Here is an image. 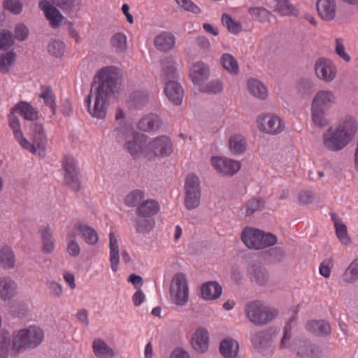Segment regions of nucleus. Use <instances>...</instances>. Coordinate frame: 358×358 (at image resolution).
Returning <instances> with one entry per match:
<instances>
[{
	"mask_svg": "<svg viewBox=\"0 0 358 358\" xmlns=\"http://www.w3.org/2000/svg\"><path fill=\"white\" fill-rule=\"evenodd\" d=\"M121 85L122 80L117 68L106 66L101 69L96 76L86 99L89 113L96 118H104L109 96L118 92Z\"/></svg>",
	"mask_w": 358,
	"mask_h": 358,
	"instance_id": "obj_1",
	"label": "nucleus"
},
{
	"mask_svg": "<svg viewBox=\"0 0 358 358\" xmlns=\"http://www.w3.org/2000/svg\"><path fill=\"white\" fill-rule=\"evenodd\" d=\"M8 118L14 138L20 145L33 154L44 157L45 155L47 136L43 125L38 122L33 123L31 125L29 135L32 142H29L24 137L21 130L18 117L13 115H8Z\"/></svg>",
	"mask_w": 358,
	"mask_h": 358,
	"instance_id": "obj_2",
	"label": "nucleus"
},
{
	"mask_svg": "<svg viewBox=\"0 0 358 358\" xmlns=\"http://www.w3.org/2000/svg\"><path fill=\"white\" fill-rule=\"evenodd\" d=\"M296 317L292 316L283 329V336L279 344L280 350H289L301 358L317 357L322 354L321 348L310 340L298 338L292 341V323L296 322Z\"/></svg>",
	"mask_w": 358,
	"mask_h": 358,
	"instance_id": "obj_3",
	"label": "nucleus"
},
{
	"mask_svg": "<svg viewBox=\"0 0 358 358\" xmlns=\"http://www.w3.org/2000/svg\"><path fill=\"white\" fill-rule=\"evenodd\" d=\"M44 339L43 330L31 325L18 330L12 340L11 351L15 355L38 347Z\"/></svg>",
	"mask_w": 358,
	"mask_h": 358,
	"instance_id": "obj_4",
	"label": "nucleus"
},
{
	"mask_svg": "<svg viewBox=\"0 0 358 358\" xmlns=\"http://www.w3.org/2000/svg\"><path fill=\"white\" fill-rule=\"evenodd\" d=\"M336 101V98L331 91L320 90L316 93L311 106V117L315 126L324 128L329 124L326 115Z\"/></svg>",
	"mask_w": 358,
	"mask_h": 358,
	"instance_id": "obj_5",
	"label": "nucleus"
},
{
	"mask_svg": "<svg viewBox=\"0 0 358 358\" xmlns=\"http://www.w3.org/2000/svg\"><path fill=\"white\" fill-rule=\"evenodd\" d=\"M114 135L119 141H124V150L134 159H139L143 156V147L145 136L135 131L129 124H123L113 130Z\"/></svg>",
	"mask_w": 358,
	"mask_h": 358,
	"instance_id": "obj_6",
	"label": "nucleus"
},
{
	"mask_svg": "<svg viewBox=\"0 0 358 358\" xmlns=\"http://www.w3.org/2000/svg\"><path fill=\"white\" fill-rule=\"evenodd\" d=\"M245 313L248 320L255 325H265L278 315V310L264 305L259 300L248 302L245 306Z\"/></svg>",
	"mask_w": 358,
	"mask_h": 358,
	"instance_id": "obj_7",
	"label": "nucleus"
},
{
	"mask_svg": "<svg viewBox=\"0 0 358 358\" xmlns=\"http://www.w3.org/2000/svg\"><path fill=\"white\" fill-rule=\"evenodd\" d=\"M157 213V201L147 199L141 203L136 210V214L140 217L135 220V229L138 233L150 231L155 225L152 217Z\"/></svg>",
	"mask_w": 358,
	"mask_h": 358,
	"instance_id": "obj_8",
	"label": "nucleus"
},
{
	"mask_svg": "<svg viewBox=\"0 0 358 358\" xmlns=\"http://www.w3.org/2000/svg\"><path fill=\"white\" fill-rule=\"evenodd\" d=\"M278 332L276 328L270 327L252 334L250 336V341L255 351L263 356L272 355L275 350L273 339Z\"/></svg>",
	"mask_w": 358,
	"mask_h": 358,
	"instance_id": "obj_9",
	"label": "nucleus"
},
{
	"mask_svg": "<svg viewBox=\"0 0 358 358\" xmlns=\"http://www.w3.org/2000/svg\"><path fill=\"white\" fill-rule=\"evenodd\" d=\"M184 205L188 210L197 208L201 203V187L200 180L194 173L186 176L185 185Z\"/></svg>",
	"mask_w": 358,
	"mask_h": 358,
	"instance_id": "obj_10",
	"label": "nucleus"
},
{
	"mask_svg": "<svg viewBox=\"0 0 358 358\" xmlns=\"http://www.w3.org/2000/svg\"><path fill=\"white\" fill-rule=\"evenodd\" d=\"M170 297L172 302L178 306H184L188 301V283L183 273L174 275L170 287Z\"/></svg>",
	"mask_w": 358,
	"mask_h": 358,
	"instance_id": "obj_11",
	"label": "nucleus"
},
{
	"mask_svg": "<svg viewBox=\"0 0 358 358\" xmlns=\"http://www.w3.org/2000/svg\"><path fill=\"white\" fill-rule=\"evenodd\" d=\"M350 141V140L338 128L335 130L329 128L323 134L324 145L331 151H338L343 149Z\"/></svg>",
	"mask_w": 358,
	"mask_h": 358,
	"instance_id": "obj_12",
	"label": "nucleus"
},
{
	"mask_svg": "<svg viewBox=\"0 0 358 358\" xmlns=\"http://www.w3.org/2000/svg\"><path fill=\"white\" fill-rule=\"evenodd\" d=\"M257 123L260 130L270 134H279L285 128L282 120L278 116L271 114L259 116L257 119Z\"/></svg>",
	"mask_w": 358,
	"mask_h": 358,
	"instance_id": "obj_13",
	"label": "nucleus"
},
{
	"mask_svg": "<svg viewBox=\"0 0 358 358\" xmlns=\"http://www.w3.org/2000/svg\"><path fill=\"white\" fill-rule=\"evenodd\" d=\"M246 273L250 281L259 286L266 285L270 278L267 268L255 262H251L247 265Z\"/></svg>",
	"mask_w": 358,
	"mask_h": 358,
	"instance_id": "obj_14",
	"label": "nucleus"
},
{
	"mask_svg": "<svg viewBox=\"0 0 358 358\" xmlns=\"http://www.w3.org/2000/svg\"><path fill=\"white\" fill-rule=\"evenodd\" d=\"M63 167L65 170L66 183L74 191H78L80 189V180L75 159L71 156H66L63 162Z\"/></svg>",
	"mask_w": 358,
	"mask_h": 358,
	"instance_id": "obj_15",
	"label": "nucleus"
},
{
	"mask_svg": "<svg viewBox=\"0 0 358 358\" xmlns=\"http://www.w3.org/2000/svg\"><path fill=\"white\" fill-rule=\"evenodd\" d=\"M314 67L317 77L325 82H331L336 76V67L329 59H318Z\"/></svg>",
	"mask_w": 358,
	"mask_h": 358,
	"instance_id": "obj_16",
	"label": "nucleus"
},
{
	"mask_svg": "<svg viewBox=\"0 0 358 358\" xmlns=\"http://www.w3.org/2000/svg\"><path fill=\"white\" fill-rule=\"evenodd\" d=\"M164 92L170 102L180 106L184 97V90L181 85L173 80L165 81Z\"/></svg>",
	"mask_w": 358,
	"mask_h": 358,
	"instance_id": "obj_17",
	"label": "nucleus"
},
{
	"mask_svg": "<svg viewBox=\"0 0 358 358\" xmlns=\"http://www.w3.org/2000/svg\"><path fill=\"white\" fill-rule=\"evenodd\" d=\"M211 163L215 169L228 176L234 175L241 168L240 162L227 158L213 157Z\"/></svg>",
	"mask_w": 358,
	"mask_h": 358,
	"instance_id": "obj_18",
	"label": "nucleus"
},
{
	"mask_svg": "<svg viewBox=\"0 0 358 358\" xmlns=\"http://www.w3.org/2000/svg\"><path fill=\"white\" fill-rule=\"evenodd\" d=\"M38 6L43 11L52 27L57 28L61 24L64 17L55 6L47 0H41Z\"/></svg>",
	"mask_w": 358,
	"mask_h": 358,
	"instance_id": "obj_19",
	"label": "nucleus"
},
{
	"mask_svg": "<svg viewBox=\"0 0 358 358\" xmlns=\"http://www.w3.org/2000/svg\"><path fill=\"white\" fill-rule=\"evenodd\" d=\"M294 88L297 97L301 99H308L315 92V85L312 79L302 77L296 79Z\"/></svg>",
	"mask_w": 358,
	"mask_h": 358,
	"instance_id": "obj_20",
	"label": "nucleus"
},
{
	"mask_svg": "<svg viewBox=\"0 0 358 358\" xmlns=\"http://www.w3.org/2000/svg\"><path fill=\"white\" fill-rule=\"evenodd\" d=\"M316 8L319 16L326 22L331 21L336 15V0H317Z\"/></svg>",
	"mask_w": 358,
	"mask_h": 358,
	"instance_id": "obj_21",
	"label": "nucleus"
},
{
	"mask_svg": "<svg viewBox=\"0 0 358 358\" xmlns=\"http://www.w3.org/2000/svg\"><path fill=\"white\" fill-rule=\"evenodd\" d=\"M17 292V285L13 279L8 276L0 278V299L2 301H10Z\"/></svg>",
	"mask_w": 358,
	"mask_h": 358,
	"instance_id": "obj_22",
	"label": "nucleus"
},
{
	"mask_svg": "<svg viewBox=\"0 0 358 358\" xmlns=\"http://www.w3.org/2000/svg\"><path fill=\"white\" fill-rule=\"evenodd\" d=\"M209 67L203 62H197L192 66L189 77L194 85L201 86L203 82L209 78Z\"/></svg>",
	"mask_w": 358,
	"mask_h": 358,
	"instance_id": "obj_23",
	"label": "nucleus"
},
{
	"mask_svg": "<svg viewBox=\"0 0 358 358\" xmlns=\"http://www.w3.org/2000/svg\"><path fill=\"white\" fill-rule=\"evenodd\" d=\"M192 348L199 353H204L208 349L209 336L208 331L203 328H199L192 336L191 340Z\"/></svg>",
	"mask_w": 358,
	"mask_h": 358,
	"instance_id": "obj_24",
	"label": "nucleus"
},
{
	"mask_svg": "<svg viewBox=\"0 0 358 358\" xmlns=\"http://www.w3.org/2000/svg\"><path fill=\"white\" fill-rule=\"evenodd\" d=\"M38 233L42 242V252L45 254L53 252L56 247V240L51 229L48 226H41L39 228Z\"/></svg>",
	"mask_w": 358,
	"mask_h": 358,
	"instance_id": "obj_25",
	"label": "nucleus"
},
{
	"mask_svg": "<svg viewBox=\"0 0 358 358\" xmlns=\"http://www.w3.org/2000/svg\"><path fill=\"white\" fill-rule=\"evenodd\" d=\"M306 329L317 336H327L331 334V329L328 321L325 320H312L306 322Z\"/></svg>",
	"mask_w": 358,
	"mask_h": 358,
	"instance_id": "obj_26",
	"label": "nucleus"
},
{
	"mask_svg": "<svg viewBox=\"0 0 358 358\" xmlns=\"http://www.w3.org/2000/svg\"><path fill=\"white\" fill-rule=\"evenodd\" d=\"M241 240L248 248L259 250V229L245 228L241 233Z\"/></svg>",
	"mask_w": 358,
	"mask_h": 358,
	"instance_id": "obj_27",
	"label": "nucleus"
},
{
	"mask_svg": "<svg viewBox=\"0 0 358 358\" xmlns=\"http://www.w3.org/2000/svg\"><path fill=\"white\" fill-rule=\"evenodd\" d=\"M162 74L161 78L167 81L177 78L178 73L176 67V62L172 56H166L161 60Z\"/></svg>",
	"mask_w": 358,
	"mask_h": 358,
	"instance_id": "obj_28",
	"label": "nucleus"
},
{
	"mask_svg": "<svg viewBox=\"0 0 358 358\" xmlns=\"http://www.w3.org/2000/svg\"><path fill=\"white\" fill-rule=\"evenodd\" d=\"M17 113L27 120H35L38 119V111L28 102L20 101L11 109L10 115Z\"/></svg>",
	"mask_w": 358,
	"mask_h": 358,
	"instance_id": "obj_29",
	"label": "nucleus"
},
{
	"mask_svg": "<svg viewBox=\"0 0 358 358\" xmlns=\"http://www.w3.org/2000/svg\"><path fill=\"white\" fill-rule=\"evenodd\" d=\"M201 291L205 300H215L221 296L222 288L217 281H208L202 285Z\"/></svg>",
	"mask_w": 358,
	"mask_h": 358,
	"instance_id": "obj_30",
	"label": "nucleus"
},
{
	"mask_svg": "<svg viewBox=\"0 0 358 358\" xmlns=\"http://www.w3.org/2000/svg\"><path fill=\"white\" fill-rule=\"evenodd\" d=\"M238 343L231 338H227L220 342L219 351L224 358H236L238 353Z\"/></svg>",
	"mask_w": 358,
	"mask_h": 358,
	"instance_id": "obj_31",
	"label": "nucleus"
},
{
	"mask_svg": "<svg viewBox=\"0 0 358 358\" xmlns=\"http://www.w3.org/2000/svg\"><path fill=\"white\" fill-rule=\"evenodd\" d=\"M15 256L12 248L3 245L0 252V266L4 269H11L15 266Z\"/></svg>",
	"mask_w": 358,
	"mask_h": 358,
	"instance_id": "obj_32",
	"label": "nucleus"
},
{
	"mask_svg": "<svg viewBox=\"0 0 358 358\" xmlns=\"http://www.w3.org/2000/svg\"><path fill=\"white\" fill-rule=\"evenodd\" d=\"M92 348L94 355L99 358H113L115 356L113 350L101 338L94 341Z\"/></svg>",
	"mask_w": 358,
	"mask_h": 358,
	"instance_id": "obj_33",
	"label": "nucleus"
},
{
	"mask_svg": "<svg viewBox=\"0 0 358 358\" xmlns=\"http://www.w3.org/2000/svg\"><path fill=\"white\" fill-rule=\"evenodd\" d=\"M176 36L169 31H162L158 34V50L168 52L171 50L176 44Z\"/></svg>",
	"mask_w": 358,
	"mask_h": 358,
	"instance_id": "obj_34",
	"label": "nucleus"
},
{
	"mask_svg": "<svg viewBox=\"0 0 358 358\" xmlns=\"http://www.w3.org/2000/svg\"><path fill=\"white\" fill-rule=\"evenodd\" d=\"M110 262L111 269L116 272L120 262V252L117 240L113 233H110Z\"/></svg>",
	"mask_w": 358,
	"mask_h": 358,
	"instance_id": "obj_35",
	"label": "nucleus"
},
{
	"mask_svg": "<svg viewBox=\"0 0 358 358\" xmlns=\"http://www.w3.org/2000/svg\"><path fill=\"white\" fill-rule=\"evenodd\" d=\"M249 92L256 98L265 99L267 97L268 91L266 86L255 78H250L248 81Z\"/></svg>",
	"mask_w": 358,
	"mask_h": 358,
	"instance_id": "obj_36",
	"label": "nucleus"
},
{
	"mask_svg": "<svg viewBox=\"0 0 358 358\" xmlns=\"http://www.w3.org/2000/svg\"><path fill=\"white\" fill-rule=\"evenodd\" d=\"M337 128L351 141L357 131L358 125L355 118L349 115L345 117L343 124Z\"/></svg>",
	"mask_w": 358,
	"mask_h": 358,
	"instance_id": "obj_37",
	"label": "nucleus"
},
{
	"mask_svg": "<svg viewBox=\"0 0 358 358\" xmlns=\"http://www.w3.org/2000/svg\"><path fill=\"white\" fill-rule=\"evenodd\" d=\"M173 152L171 138L166 135L158 136V157H169Z\"/></svg>",
	"mask_w": 358,
	"mask_h": 358,
	"instance_id": "obj_38",
	"label": "nucleus"
},
{
	"mask_svg": "<svg viewBox=\"0 0 358 358\" xmlns=\"http://www.w3.org/2000/svg\"><path fill=\"white\" fill-rule=\"evenodd\" d=\"M268 263L272 264H280L284 261L286 252L281 247L271 248L264 252Z\"/></svg>",
	"mask_w": 358,
	"mask_h": 358,
	"instance_id": "obj_39",
	"label": "nucleus"
},
{
	"mask_svg": "<svg viewBox=\"0 0 358 358\" xmlns=\"http://www.w3.org/2000/svg\"><path fill=\"white\" fill-rule=\"evenodd\" d=\"M39 97L43 99L45 105L50 108L52 114H55L57 110L55 95L52 88L50 86H43Z\"/></svg>",
	"mask_w": 358,
	"mask_h": 358,
	"instance_id": "obj_40",
	"label": "nucleus"
},
{
	"mask_svg": "<svg viewBox=\"0 0 358 358\" xmlns=\"http://www.w3.org/2000/svg\"><path fill=\"white\" fill-rule=\"evenodd\" d=\"M229 145L230 150L236 155L242 154L247 148L246 141L241 135L231 136L229 141Z\"/></svg>",
	"mask_w": 358,
	"mask_h": 358,
	"instance_id": "obj_41",
	"label": "nucleus"
},
{
	"mask_svg": "<svg viewBox=\"0 0 358 358\" xmlns=\"http://www.w3.org/2000/svg\"><path fill=\"white\" fill-rule=\"evenodd\" d=\"M221 64L223 68L233 75H237L239 72L238 62L231 54L224 53L221 57Z\"/></svg>",
	"mask_w": 358,
	"mask_h": 358,
	"instance_id": "obj_42",
	"label": "nucleus"
},
{
	"mask_svg": "<svg viewBox=\"0 0 358 358\" xmlns=\"http://www.w3.org/2000/svg\"><path fill=\"white\" fill-rule=\"evenodd\" d=\"M144 198V192L137 189L132 190L125 196L124 203L127 207L134 208L138 206Z\"/></svg>",
	"mask_w": 358,
	"mask_h": 358,
	"instance_id": "obj_43",
	"label": "nucleus"
},
{
	"mask_svg": "<svg viewBox=\"0 0 358 358\" xmlns=\"http://www.w3.org/2000/svg\"><path fill=\"white\" fill-rule=\"evenodd\" d=\"M130 101L136 108H142L150 101V94L146 90L135 91L130 95Z\"/></svg>",
	"mask_w": 358,
	"mask_h": 358,
	"instance_id": "obj_44",
	"label": "nucleus"
},
{
	"mask_svg": "<svg viewBox=\"0 0 358 358\" xmlns=\"http://www.w3.org/2000/svg\"><path fill=\"white\" fill-rule=\"evenodd\" d=\"M78 231L87 243L94 245L97 243L99 238L96 231L94 229L85 225H80L78 227Z\"/></svg>",
	"mask_w": 358,
	"mask_h": 358,
	"instance_id": "obj_45",
	"label": "nucleus"
},
{
	"mask_svg": "<svg viewBox=\"0 0 358 358\" xmlns=\"http://www.w3.org/2000/svg\"><path fill=\"white\" fill-rule=\"evenodd\" d=\"M221 20L222 24L227 27L230 33L237 34L242 31L243 27L241 24L233 20L229 15L222 14Z\"/></svg>",
	"mask_w": 358,
	"mask_h": 358,
	"instance_id": "obj_46",
	"label": "nucleus"
},
{
	"mask_svg": "<svg viewBox=\"0 0 358 358\" xmlns=\"http://www.w3.org/2000/svg\"><path fill=\"white\" fill-rule=\"evenodd\" d=\"M265 206V201L262 198H252L245 206V215L250 216L257 211L262 210Z\"/></svg>",
	"mask_w": 358,
	"mask_h": 358,
	"instance_id": "obj_47",
	"label": "nucleus"
},
{
	"mask_svg": "<svg viewBox=\"0 0 358 358\" xmlns=\"http://www.w3.org/2000/svg\"><path fill=\"white\" fill-rule=\"evenodd\" d=\"M358 279V259H355L343 275V281L353 283Z\"/></svg>",
	"mask_w": 358,
	"mask_h": 358,
	"instance_id": "obj_48",
	"label": "nucleus"
},
{
	"mask_svg": "<svg viewBox=\"0 0 358 358\" xmlns=\"http://www.w3.org/2000/svg\"><path fill=\"white\" fill-rule=\"evenodd\" d=\"M112 46L117 52H122L127 48V36L122 33L115 34L110 40Z\"/></svg>",
	"mask_w": 358,
	"mask_h": 358,
	"instance_id": "obj_49",
	"label": "nucleus"
},
{
	"mask_svg": "<svg viewBox=\"0 0 358 358\" xmlns=\"http://www.w3.org/2000/svg\"><path fill=\"white\" fill-rule=\"evenodd\" d=\"M59 7L64 12L71 13L80 4V0H47Z\"/></svg>",
	"mask_w": 358,
	"mask_h": 358,
	"instance_id": "obj_50",
	"label": "nucleus"
},
{
	"mask_svg": "<svg viewBox=\"0 0 358 358\" xmlns=\"http://www.w3.org/2000/svg\"><path fill=\"white\" fill-rule=\"evenodd\" d=\"M275 10L282 15H296V10L288 0H278Z\"/></svg>",
	"mask_w": 358,
	"mask_h": 358,
	"instance_id": "obj_51",
	"label": "nucleus"
},
{
	"mask_svg": "<svg viewBox=\"0 0 358 358\" xmlns=\"http://www.w3.org/2000/svg\"><path fill=\"white\" fill-rule=\"evenodd\" d=\"M157 116L154 114L143 117L138 122V128L144 131H151L155 129Z\"/></svg>",
	"mask_w": 358,
	"mask_h": 358,
	"instance_id": "obj_52",
	"label": "nucleus"
},
{
	"mask_svg": "<svg viewBox=\"0 0 358 358\" xmlns=\"http://www.w3.org/2000/svg\"><path fill=\"white\" fill-rule=\"evenodd\" d=\"M249 13L252 17L260 22L268 21L271 13L263 7H252L249 9Z\"/></svg>",
	"mask_w": 358,
	"mask_h": 358,
	"instance_id": "obj_53",
	"label": "nucleus"
},
{
	"mask_svg": "<svg viewBox=\"0 0 358 358\" xmlns=\"http://www.w3.org/2000/svg\"><path fill=\"white\" fill-rule=\"evenodd\" d=\"M277 241L278 238L275 235L259 230V250L274 245Z\"/></svg>",
	"mask_w": 358,
	"mask_h": 358,
	"instance_id": "obj_54",
	"label": "nucleus"
},
{
	"mask_svg": "<svg viewBox=\"0 0 358 358\" xmlns=\"http://www.w3.org/2000/svg\"><path fill=\"white\" fill-rule=\"evenodd\" d=\"M16 55L13 52H8L0 56V71L8 72L15 59Z\"/></svg>",
	"mask_w": 358,
	"mask_h": 358,
	"instance_id": "obj_55",
	"label": "nucleus"
},
{
	"mask_svg": "<svg viewBox=\"0 0 358 358\" xmlns=\"http://www.w3.org/2000/svg\"><path fill=\"white\" fill-rule=\"evenodd\" d=\"M223 90L222 83L219 80H212L200 87V92L208 94H218Z\"/></svg>",
	"mask_w": 358,
	"mask_h": 358,
	"instance_id": "obj_56",
	"label": "nucleus"
},
{
	"mask_svg": "<svg viewBox=\"0 0 358 358\" xmlns=\"http://www.w3.org/2000/svg\"><path fill=\"white\" fill-rule=\"evenodd\" d=\"M48 51L54 57H62L65 51V45L61 41L54 40L49 43L48 46Z\"/></svg>",
	"mask_w": 358,
	"mask_h": 358,
	"instance_id": "obj_57",
	"label": "nucleus"
},
{
	"mask_svg": "<svg viewBox=\"0 0 358 358\" xmlns=\"http://www.w3.org/2000/svg\"><path fill=\"white\" fill-rule=\"evenodd\" d=\"M335 229L336 235L342 244L348 245L351 242L348 234L347 226L345 224H336Z\"/></svg>",
	"mask_w": 358,
	"mask_h": 358,
	"instance_id": "obj_58",
	"label": "nucleus"
},
{
	"mask_svg": "<svg viewBox=\"0 0 358 358\" xmlns=\"http://www.w3.org/2000/svg\"><path fill=\"white\" fill-rule=\"evenodd\" d=\"M143 156L148 160H152L157 155V142L154 139L148 143L146 141L143 147Z\"/></svg>",
	"mask_w": 358,
	"mask_h": 358,
	"instance_id": "obj_59",
	"label": "nucleus"
},
{
	"mask_svg": "<svg viewBox=\"0 0 358 358\" xmlns=\"http://www.w3.org/2000/svg\"><path fill=\"white\" fill-rule=\"evenodd\" d=\"M10 346V338L8 333L0 335V358H7Z\"/></svg>",
	"mask_w": 358,
	"mask_h": 358,
	"instance_id": "obj_60",
	"label": "nucleus"
},
{
	"mask_svg": "<svg viewBox=\"0 0 358 358\" xmlns=\"http://www.w3.org/2000/svg\"><path fill=\"white\" fill-rule=\"evenodd\" d=\"M14 43L12 34L7 30L0 29V50H6Z\"/></svg>",
	"mask_w": 358,
	"mask_h": 358,
	"instance_id": "obj_61",
	"label": "nucleus"
},
{
	"mask_svg": "<svg viewBox=\"0 0 358 358\" xmlns=\"http://www.w3.org/2000/svg\"><path fill=\"white\" fill-rule=\"evenodd\" d=\"M3 7L13 14H19L22 10V4L18 0H6Z\"/></svg>",
	"mask_w": 358,
	"mask_h": 358,
	"instance_id": "obj_62",
	"label": "nucleus"
},
{
	"mask_svg": "<svg viewBox=\"0 0 358 358\" xmlns=\"http://www.w3.org/2000/svg\"><path fill=\"white\" fill-rule=\"evenodd\" d=\"M177 3L185 10L194 14H199L201 11L200 8L191 0H178Z\"/></svg>",
	"mask_w": 358,
	"mask_h": 358,
	"instance_id": "obj_63",
	"label": "nucleus"
},
{
	"mask_svg": "<svg viewBox=\"0 0 358 358\" xmlns=\"http://www.w3.org/2000/svg\"><path fill=\"white\" fill-rule=\"evenodd\" d=\"M47 287L49 289L50 296L53 297L59 298L63 294V287L59 282L51 280L47 283Z\"/></svg>",
	"mask_w": 358,
	"mask_h": 358,
	"instance_id": "obj_64",
	"label": "nucleus"
}]
</instances>
